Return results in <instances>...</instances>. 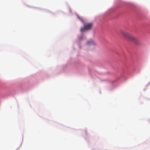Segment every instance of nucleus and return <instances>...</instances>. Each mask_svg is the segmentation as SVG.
I'll use <instances>...</instances> for the list:
<instances>
[{
	"label": "nucleus",
	"instance_id": "nucleus-2",
	"mask_svg": "<svg viewBox=\"0 0 150 150\" xmlns=\"http://www.w3.org/2000/svg\"><path fill=\"white\" fill-rule=\"evenodd\" d=\"M93 25L92 23H86L84 25V27H82L80 29L81 32H84L85 30L90 29Z\"/></svg>",
	"mask_w": 150,
	"mask_h": 150
},
{
	"label": "nucleus",
	"instance_id": "nucleus-1",
	"mask_svg": "<svg viewBox=\"0 0 150 150\" xmlns=\"http://www.w3.org/2000/svg\"><path fill=\"white\" fill-rule=\"evenodd\" d=\"M120 33L125 38L128 40H129L137 44H138L139 43L138 40L132 36L131 34L123 30H121Z\"/></svg>",
	"mask_w": 150,
	"mask_h": 150
},
{
	"label": "nucleus",
	"instance_id": "nucleus-3",
	"mask_svg": "<svg viewBox=\"0 0 150 150\" xmlns=\"http://www.w3.org/2000/svg\"><path fill=\"white\" fill-rule=\"evenodd\" d=\"M88 45H95L96 44L95 42L92 40H88L86 43Z\"/></svg>",
	"mask_w": 150,
	"mask_h": 150
}]
</instances>
